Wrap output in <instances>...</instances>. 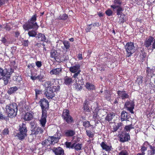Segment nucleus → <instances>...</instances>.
<instances>
[{
	"label": "nucleus",
	"instance_id": "69168bd1",
	"mask_svg": "<svg viewBox=\"0 0 155 155\" xmlns=\"http://www.w3.org/2000/svg\"><path fill=\"white\" fill-rule=\"evenodd\" d=\"M9 0H0V7L5 5Z\"/></svg>",
	"mask_w": 155,
	"mask_h": 155
},
{
	"label": "nucleus",
	"instance_id": "a19ab883",
	"mask_svg": "<svg viewBox=\"0 0 155 155\" xmlns=\"http://www.w3.org/2000/svg\"><path fill=\"white\" fill-rule=\"evenodd\" d=\"M115 116V114L113 113H110V114H107L105 118V120L106 121L110 122L112 119L113 117H114Z\"/></svg>",
	"mask_w": 155,
	"mask_h": 155
},
{
	"label": "nucleus",
	"instance_id": "680f3d73",
	"mask_svg": "<svg viewBox=\"0 0 155 155\" xmlns=\"http://www.w3.org/2000/svg\"><path fill=\"white\" fill-rule=\"evenodd\" d=\"M35 96L36 98H37L38 95H39L42 94L41 91L40 90L36 89L35 90Z\"/></svg>",
	"mask_w": 155,
	"mask_h": 155
},
{
	"label": "nucleus",
	"instance_id": "58836bf2",
	"mask_svg": "<svg viewBox=\"0 0 155 155\" xmlns=\"http://www.w3.org/2000/svg\"><path fill=\"white\" fill-rule=\"evenodd\" d=\"M18 90V87L16 86L11 87L8 90L7 93L9 94H11L16 91Z\"/></svg>",
	"mask_w": 155,
	"mask_h": 155
},
{
	"label": "nucleus",
	"instance_id": "4c0bfd02",
	"mask_svg": "<svg viewBox=\"0 0 155 155\" xmlns=\"http://www.w3.org/2000/svg\"><path fill=\"white\" fill-rule=\"evenodd\" d=\"M85 86L87 89L90 91L93 90L95 89L94 85L89 82L86 83Z\"/></svg>",
	"mask_w": 155,
	"mask_h": 155
},
{
	"label": "nucleus",
	"instance_id": "de8ad7c7",
	"mask_svg": "<svg viewBox=\"0 0 155 155\" xmlns=\"http://www.w3.org/2000/svg\"><path fill=\"white\" fill-rule=\"evenodd\" d=\"M134 129V127H133L132 124L125 126L124 127V130L125 131L127 132H129L131 130Z\"/></svg>",
	"mask_w": 155,
	"mask_h": 155
},
{
	"label": "nucleus",
	"instance_id": "6e6d98bb",
	"mask_svg": "<svg viewBox=\"0 0 155 155\" xmlns=\"http://www.w3.org/2000/svg\"><path fill=\"white\" fill-rule=\"evenodd\" d=\"M10 67H12L14 69L16 68L17 66L15 65L16 62L15 60H10Z\"/></svg>",
	"mask_w": 155,
	"mask_h": 155
},
{
	"label": "nucleus",
	"instance_id": "13d9d810",
	"mask_svg": "<svg viewBox=\"0 0 155 155\" xmlns=\"http://www.w3.org/2000/svg\"><path fill=\"white\" fill-rule=\"evenodd\" d=\"M113 13V11L110 8L108 9L105 12L106 15L109 16H112Z\"/></svg>",
	"mask_w": 155,
	"mask_h": 155
},
{
	"label": "nucleus",
	"instance_id": "f257e3e1",
	"mask_svg": "<svg viewBox=\"0 0 155 155\" xmlns=\"http://www.w3.org/2000/svg\"><path fill=\"white\" fill-rule=\"evenodd\" d=\"M37 16L36 14H34L32 17L28 19V22L25 23L23 26V29L25 31L29 30L30 29H33L29 31L28 34L29 37H35L37 35L36 31L39 28L37 23L36 22L37 20Z\"/></svg>",
	"mask_w": 155,
	"mask_h": 155
},
{
	"label": "nucleus",
	"instance_id": "72a5a7b5",
	"mask_svg": "<svg viewBox=\"0 0 155 155\" xmlns=\"http://www.w3.org/2000/svg\"><path fill=\"white\" fill-rule=\"evenodd\" d=\"M9 117L8 115H6V113L3 112H2L0 111V119L2 120H5V121H7L9 120Z\"/></svg>",
	"mask_w": 155,
	"mask_h": 155
},
{
	"label": "nucleus",
	"instance_id": "49530a36",
	"mask_svg": "<svg viewBox=\"0 0 155 155\" xmlns=\"http://www.w3.org/2000/svg\"><path fill=\"white\" fill-rule=\"evenodd\" d=\"M120 15V16L119 17L118 16V17H119V22H120V23H124L126 21L125 16L124 14H122Z\"/></svg>",
	"mask_w": 155,
	"mask_h": 155
},
{
	"label": "nucleus",
	"instance_id": "6ab92c4d",
	"mask_svg": "<svg viewBox=\"0 0 155 155\" xmlns=\"http://www.w3.org/2000/svg\"><path fill=\"white\" fill-rule=\"evenodd\" d=\"M33 118L32 114L29 112L25 113L23 117V119L25 121H29L31 120Z\"/></svg>",
	"mask_w": 155,
	"mask_h": 155
},
{
	"label": "nucleus",
	"instance_id": "864d4df0",
	"mask_svg": "<svg viewBox=\"0 0 155 155\" xmlns=\"http://www.w3.org/2000/svg\"><path fill=\"white\" fill-rule=\"evenodd\" d=\"M6 75V73L4 70L0 68V80L2 79Z\"/></svg>",
	"mask_w": 155,
	"mask_h": 155
},
{
	"label": "nucleus",
	"instance_id": "dca6fc26",
	"mask_svg": "<svg viewBox=\"0 0 155 155\" xmlns=\"http://www.w3.org/2000/svg\"><path fill=\"white\" fill-rule=\"evenodd\" d=\"M36 38L39 41H44L47 43L48 41V39H47L44 34L41 33H39L37 34Z\"/></svg>",
	"mask_w": 155,
	"mask_h": 155
},
{
	"label": "nucleus",
	"instance_id": "f3484780",
	"mask_svg": "<svg viewBox=\"0 0 155 155\" xmlns=\"http://www.w3.org/2000/svg\"><path fill=\"white\" fill-rule=\"evenodd\" d=\"M62 69L63 68L61 67L58 68H54L50 71V73L51 75H59L62 72Z\"/></svg>",
	"mask_w": 155,
	"mask_h": 155
},
{
	"label": "nucleus",
	"instance_id": "0eeeda50",
	"mask_svg": "<svg viewBox=\"0 0 155 155\" xmlns=\"http://www.w3.org/2000/svg\"><path fill=\"white\" fill-rule=\"evenodd\" d=\"M39 103L41 109V113H47V111L49 107L48 100L45 98L42 99L40 100Z\"/></svg>",
	"mask_w": 155,
	"mask_h": 155
},
{
	"label": "nucleus",
	"instance_id": "2f4dec72",
	"mask_svg": "<svg viewBox=\"0 0 155 155\" xmlns=\"http://www.w3.org/2000/svg\"><path fill=\"white\" fill-rule=\"evenodd\" d=\"M75 83L74 84V85L75 86V87L76 88V89L77 91H80L82 89V87L81 86V84H79V83H78V82H81V81H82V82L83 83V79L82 80H81L80 81H79V82L78 81V79H75Z\"/></svg>",
	"mask_w": 155,
	"mask_h": 155
},
{
	"label": "nucleus",
	"instance_id": "1a4fd4ad",
	"mask_svg": "<svg viewBox=\"0 0 155 155\" xmlns=\"http://www.w3.org/2000/svg\"><path fill=\"white\" fill-rule=\"evenodd\" d=\"M119 137L120 141L122 143H124L125 142L128 141L130 140V137L129 133L126 132H124L119 135Z\"/></svg>",
	"mask_w": 155,
	"mask_h": 155
},
{
	"label": "nucleus",
	"instance_id": "e433bc0d",
	"mask_svg": "<svg viewBox=\"0 0 155 155\" xmlns=\"http://www.w3.org/2000/svg\"><path fill=\"white\" fill-rule=\"evenodd\" d=\"M104 96L106 99L107 101H110L111 98V94L109 90H106L104 92Z\"/></svg>",
	"mask_w": 155,
	"mask_h": 155
},
{
	"label": "nucleus",
	"instance_id": "338daca9",
	"mask_svg": "<svg viewBox=\"0 0 155 155\" xmlns=\"http://www.w3.org/2000/svg\"><path fill=\"white\" fill-rule=\"evenodd\" d=\"M92 25V24H91L87 25V27L85 29L86 31L87 32H88L90 31L91 28V26Z\"/></svg>",
	"mask_w": 155,
	"mask_h": 155
},
{
	"label": "nucleus",
	"instance_id": "7ed1b4c3",
	"mask_svg": "<svg viewBox=\"0 0 155 155\" xmlns=\"http://www.w3.org/2000/svg\"><path fill=\"white\" fill-rule=\"evenodd\" d=\"M80 67V64L79 63H77L74 65L71 66L69 69V71L71 73L74 74L72 77L74 79H78L79 82L83 79V78L80 74L81 71Z\"/></svg>",
	"mask_w": 155,
	"mask_h": 155
},
{
	"label": "nucleus",
	"instance_id": "6e6552de",
	"mask_svg": "<svg viewBox=\"0 0 155 155\" xmlns=\"http://www.w3.org/2000/svg\"><path fill=\"white\" fill-rule=\"evenodd\" d=\"M135 104L133 101H127L124 104V107L131 114H134L133 109L134 108Z\"/></svg>",
	"mask_w": 155,
	"mask_h": 155
},
{
	"label": "nucleus",
	"instance_id": "2eb2a0df",
	"mask_svg": "<svg viewBox=\"0 0 155 155\" xmlns=\"http://www.w3.org/2000/svg\"><path fill=\"white\" fill-rule=\"evenodd\" d=\"M45 84L48 85L47 89H54V91H58L60 89L59 86H52L53 84L51 81H47L45 82Z\"/></svg>",
	"mask_w": 155,
	"mask_h": 155
},
{
	"label": "nucleus",
	"instance_id": "c03bdc74",
	"mask_svg": "<svg viewBox=\"0 0 155 155\" xmlns=\"http://www.w3.org/2000/svg\"><path fill=\"white\" fill-rule=\"evenodd\" d=\"M67 58L65 55H61V56L60 59L58 58L57 60V61L59 62H61L66 61L67 60Z\"/></svg>",
	"mask_w": 155,
	"mask_h": 155
},
{
	"label": "nucleus",
	"instance_id": "79ce46f5",
	"mask_svg": "<svg viewBox=\"0 0 155 155\" xmlns=\"http://www.w3.org/2000/svg\"><path fill=\"white\" fill-rule=\"evenodd\" d=\"M14 69L12 67H10V68H8V69H5V72L6 73V74L10 75L14 72Z\"/></svg>",
	"mask_w": 155,
	"mask_h": 155
},
{
	"label": "nucleus",
	"instance_id": "412c9836",
	"mask_svg": "<svg viewBox=\"0 0 155 155\" xmlns=\"http://www.w3.org/2000/svg\"><path fill=\"white\" fill-rule=\"evenodd\" d=\"M150 144L147 141H145L140 147L141 152L145 153V152L147 150L148 147H149Z\"/></svg>",
	"mask_w": 155,
	"mask_h": 155
},
{
	"label": "nucleus",
	"instance_id": "c9c22d12",
	"mask_svg": "<svg viewBox=\"0 0 155 155\" xmlns=\"http://www.w3.org/2000/svg\"><path fill=\"white\" fill-rule=\"evenodd\" d=\"M63 120L67 124H71L74 122V120L71 115H70L68 117L64 119Z\"/></svg>",
	"mask_w": 155,
	"mask_h": 155
},
{
	"label": "nucleus",
	"instance_id": "4468645a",
	"mask_svg": "<svg viewBox=\"0 0 155 155\" xmlns=\"http://www.w3.org/2000/svg\"><path fill=\"white\" fill-rule=\"evenodd\" d=\"M117 94L119 97L121 98L122 100L127 99L129 97V95L125 91H117Z\"/></svg>",
	"mask_w": 155,
	"mask_h": 155
},
{
	"label": "nucleus",
	"instance_id": "a211bd4d",
	"mask_svg": "<svg viewBox=\"0 0 155 155\" xmlns=\"http://www.w3.org/2000/svg\"><path fill=\"white\" fill-rule=\"evenodd\" d=\"M153 40L154 38L152 36H149L144 42V45L147 48H149L151 45L152 43L153 42Z\"/></svg>",
	"mask_w": 155,
	"mask_h": 155
},
{
	"label": "nucleus",
	"instance_id": "09e8293b",
	"mask_svg": "<svg viewBox=\"0 0 155 155\" xmlns=\"http://www.w3.org/2000/svg\"><path fill=\"white\" fill-rule=\"evenodd\" d=\"M68 16L67 14L65 13L63 14V15H60L58 18L59 20H65L68 18Z\"/></svg>",
	"mask_w": 155,
	"mask_h": 155
},
{
	"label": "nucleus",
	"instance_id": "f03ea898",
	"mask_svg": "<svg viewBox=\"0 0 155 155\" xmlns=\"http://www.w3.org/2000/svg\"><path fill=\"white\" fill-rule=\"evenodd\" d=\"M5 109L7 114L10 118H13L16 116L18 108L16 103H13L6 105Z\"/></svg>",
	"mask_w": 155,
	"mask_h": 155
},
{
	"label": "nucleus",
	"instance_id": "bb28decb",
	"mask_svg": "<svg viewBox=\"0 0 155 155\" xmlns=\"http://www.w3.org/2000/svg\"><path fill=\"white\" fill-rule=\"evenodd\" d=\"M101 146L103 150L107 151H110L111 150V146H108L104 142H102L101 143Z\"/></svg>",
	"mask_w": 155,
	"mask_h": 155
},
{
	"label": "nucleus",
	"instance_id": "f704fd0d",
	"mask_svg": "<svg viewBox=\"0 0 155 155\" xmlns=\"http://www.w3.org/2000/svg\"><path fill=\"white\" fill-rule=\"evenodd\" d=\"M101 111V109H99L98 108H96L94 110V112L93 119L95 120H96L98 118V117H99L98 115L99 113Z\"/></svg>",
	"mask_w": 155,
	"mask_h": 155
},
{
	"label": "nucleus",
	"instance_id": "774afa93",
	"mask_svg": "<svg viewBox=\"0 0 155 155\" xmlns=\"http://www.w3.org/2000/svg\"><path fill=\"white\" fill-rule=\"evenodd\" d=\"M36 66L38 68H40L42 65L41 61H37L35 63Z\"/></svg>",
	"mask_w": 155,
	"mask_h": 155
},
{
	"label": "nucleus",
	"instance_id": "37998d69",
	"mask_svg": "<svg viewBox=\"0 0 155 155\" xmlns=\"http://www.w3.org/2000/svg\"><path fill=\"white\" fill-rule=\"evenodd\" d=\"M64 48L66 49V50L67 51L70 47V44L69 41L66 40L63 41H62Z\"/></svg>",
	"mask_w": 155,
	"mask_h": 155
},
{
	"label": "nucleus",
	"instance_id": "20e7f679",
	"mask_svg": "<svg viewBox=\"0 0 155 155\" xmlns=\"http://www.w3.org/2000/svg\"><path fill=\"white\" fill-rule=\"evenodd\" d=\"M59 133V131L58 130L56 134L53 136H49L47 139H45L41 143V144L43 146H50V145H54L55 143H58L59 140L61 138L60 136H59L58 134Z\"/></svg>",
	"mask_w": 155,
	"mask_h": 155
},
{
	"label": "nucleus",
	"instance_id": "3c124183",
	"mask_svg": "<svg viewBox=\"0 0 155 155\" xmlns=\"http://www.w3.org/2000/svg\"><path fill=\"white\" fill-rule=\"evenodd\" d=\"M116 10L117 15L119 16L120 15H122V11L123 10V8L122 7L117 8Z\"/></svg>",
	"mask_w": 155,
	"mask_h": 155
},
{
	"label": "nucleus",
	"instance_id": "bf43d9fd",
	"mask_svg": "<svg viewBox=\"0 0 155 155\" xmlns=\"http://www.w3.org/2000/svg\"><path fill=\"white\" fill-rule=\"evenodd\" d=\"M83 125L85 128H88L91 126L90 122L88 121L83 122Z\"/></svg>",
	"mask_w": 155,
	"mask_h": 155
},
{
	"label": "nucleus",
	"instance_id": "603ef678",
	"mask_svg": "<svg viewBox=\"0 0 155 155\" xmlns=\"http://www.w3.org/2000/svg\"><path fill=\"white\" fill-rule=\"evenodd\" d=\"M1 41L2 43L6 46H8V44L10 43L9 41L7 40L5 37H2Z\"/></svg>",
	"mask_w": 155,
	"mask_h": 155
},
{
	"label": "nucleus",
	"instance_id": "5fc2aeb1",
	"mask_svg": "<svg viewBox=\"0 0 155 155\" xmlns=\"http://www.w3.org/2000/svg\"><path fill=\"white\" fill-rule=\"evenodd\" d=\"M37 79L39 81L41 82H43L45 78L44 76L42 74H40L37 76Z\"/></svg>",
	"mask_w": 155,
	"mask_h": 155
},
{
	"label": "nucleus",
	"instance_id": "e2e57ef3",
	"mask_svg": "<svg viewBox=\"0 0 155 155\" xmlns=\"http://www.w3.org/2000/svg\"><path fill=\"white\" fill-rule=\"evenodd\" d=\"M30 125L31 126V128L32 129L35 127H37V124L35 121H31L30 123Z\"/></svg>",
	"mask_w": 155,
	"mask_h": 155
},
{
	"label": "nucleus",
	"instance_id": "ea45409f",
	"mask_svg": "<svg viewBox=\"0 0 155 155\" xmlns=\"http://www.w3.org/2000/svg\"><path fill=\"white\" fill-rule=\"evenodd\" d=\"M74 149L76 151L80 150L82 149V143H76L74 142Z\"/></svg>",
	"mask_w": 155,
	"mask_h": 155
},
{
	"label": "nucleus",
	"instance_id": "a18cd8bd",
	"mask_svg": "<svg viewBox=\"0 0 155 155\" xmlns=\"http://www.w3.org/2000/svg\"><path fill=\"white\" fill-rule=\"evenodd\" d=\"M118 155H130L129 151L126 150H121L118 153Z\"/></svg>",
	"mask_w": 155,
	"mask_h": 155
},
{
	"label": "nucleus",
	"instance_id": "cd10ccee",
	"mask_svg": "<svg viewBox=\"0 0 155 155\" xmlns=\"http://www.w3.org/2000/svg\"><path fill=\"white\" fill-rule=\"evenodd\" d=\"M70 115H71L70 112L68 109H65L63 110L61 115L62 118L63 120L68 117Z\"/></svg>",
	"mask_w": 155,
	"mask_h": 155
},
{
	"label": "nucleus",
	"instance_id": "7c9ffc66",
	"mask_svg": "<svg viewBox=\"0 0 155 155\" xmlns=\"http://www.w3.org/2000/svg\"><path fill=\"white\" fill-rule=\"evenodd\" d=\"M128 114L125 111H123L121 114L120 120L121 121L127 120V119Z\"/></svg>",
	"mask_w": 155,
	"mask_h": 155
},
{
	"label": "nucleus",
	"instance_id": "c85d7f7f",
	"mask_svg": "<svg viewBox=\"0 0 155 155\" xmlns=\"http://www.w3.org/2000/svg\"><path fill=\"white\" fill-rule=\"evenodd\" d=\"M64 145L67 148L74 149V142H72V141L70 142L67 141L65 142Z\"/></svg>",
	"mask_w": 155,
	"mask_h": 155
},
{
	"label": "nucleus",
	"instance_id": "a878e982",
	"mask_svg": "<svg viewBox=\"0 0 155 155\" xmlns=\"http://www.w3.org/2000/svg\"><path fill=\"white\" fill-rule=\"evenodd\" d=\"M149 150L147 151V154L149 155H154L155 154V146L149 145Z\"/></svg>",
	"mask_w": 155,
	"mask_h": 155
},
{
	"label": "nucleus",
	"instance_id": "ddd939ff",
	"mask_svg": "<svg viewBox=\"0 0 155 155\" xmlns=\"http://www.w3.org/2000/svg\"><path fill=\"white\" fill-rule=\"evenodd\" d=\"M41 118L40 120V124L41 127L45 128V125L47 122L46 118L47 117V113H41Z\"/></svg>",
	"mask_w": 155,
	"mask_h": 155
},
{
	"label": "nucleus",
	"instance_id": "f8f14e48",
	"mask_svg": "<svg viewBox=\"0 0 155 155\" xmlns=\"http://www.w3.org/2000/svg\"><path fill=\"white\" fill-rule=\"evenodd\" d=\"M58 91H54V89H46V91L45 93L47 98L48 99H51L55 96L54 92H57Z\"/></svg>",
	"mask_w": 155,
	"mask_h": 155
},
{
	"label": "nucleus",
	"instance_id": "0e129e2a",
	"mask_svg": "<svg viewBox=\"0 0 155 155\" xmlns=\"http://www.w3.org/2000/svg\"><path fill=\"white\" fill-rule=\"evenodd\" d=\"M9 131L7 128H6L3 130L2 134L4 135H7L9 134Z\"/></svg>",
	"mask_w": 155,
	"mask_h": 155
},
{
	"label": "nucleus",
	"instance_id": "423d86ee",
	"mask_svg": "<svg viewBox=\"0 0 155 155\" xmlns=\"http://www.w3.org/2000/svg\"><path fill=\"white\" fill-rule=\"evenodd\" d=\"M125 48L127 52V57H129L134 53L136 50V47L134 46V44L132 42H128L125 46Z\"/></svg>",
	"mask_w": 155,
	"mask_h": 155
},
{
	"label": "nucleus",
	"instance_id": "c756f323",
	"mask_svg": "<svg viewBox=\"0 0 155 155\" xmlns=\"http://www.w3.org/2000/svg\"><path fill=\"white\" fill-rule=\"evenodd\" d=\"M58 54L57 51L54 50H53L51 51L50 52V57L51 58H53L54 60L57 61V60L58 59Z\"/></svg>",
	"mask_w": 155,
	"mask_h": 155
},
{
	"label": "nucleus",
	"instance_id": "473e14b6",
	"mask_svg": "<svg viewBox=\"0 0 155 155\" xmlns=\"http://www.w3.org/2000/svg\"><path fill=\"white\" fill-rule=\"evenodd\" d=\"M64 83L66 85H69L72 83V79L70 77H65L64 78Z\"/></svg>",
	"mask_w": 155,
	"mask_h": 155
},
{
	"label": "nucleus",
	"instance_id": "9b49d317",
	"mask_svg": "<svg viewBox=\"0 0 155 155\" xmlns=\"http://www.w3.org/2000/svg\"><path fill=\"white\" fill-rule=\"evenodd\" d=\"M45 128H41L39 127H36L31 130V134L35 136L42 134Z\"/></svg>",
	"mask_w": 155,
	"mask_h": 155
},
{
	"label": "nucleus",
	"instance_id": "9d476101",
	"mask_svg": "<svg viewBox=\"0 0 155 155\" xmlns=\"http://www.w3.org/2000/svg\"><path fill=\"white\" fill-rule=\"evenodd\" d=\"M55 155H64V151L62 148L60 147H54L52 149Z\"/></svg>",
	"mask_w": 155,
	"mask_h": 155
},
{
	"label": "nucleus",
	"instance_id": "4be33fe9",
	"mask_svg": "<svg viewBox=\"0 0 155 155\" xmlns=\"http://www.w3.org/2000/svg\"><path fill=\"white\" fill-rule=\"evenodd\" d=\"M89 103L87 100H85L84 101L83 104V108L85 112H88L90 111V107L89 106Z\"/></svg>",
	"mask_w": 155,
	"mask_h": 155
},
{
	"label": "nucleus",
	"instance_id": "393cba45",
	"mask_svg": "<svg viewBox=\"0 0 155 155\" xmlns=\"http://www.w3.org/2000/svg\"><path fill=\"white\" fill-rule=\"evenodd\" d=\"M75 134V131L71 130H67L64 132V135L67 137H71L74 136Z\"/></svg>",
	"mask_w": 155,
	"mask_h": 155
},
{
	"label": "nucleus",
	"instance_id": "052dcab7",
	"mask_svg": "<svg viewBox=\"0 0 155 155\" xmlns=\"http://www.w3.org/2000/svg\"><path fill=\"white\" fill-rule=\"evenodd\" d=\"M86 134L88 137L90 138H93L94 136V134L90 130H86Z\"/></svg>",
	"mask_w": 155,
	"mask_h": 155
},
{
	"label": "nucleus",
	"instance_id": "5701e85b",
	"mask_svg": "<svg viewBox=\"0 0 155 155\" xmlns=\"http://www.w3.org/2000/svg\"><path fill=\"white\" fill-rule=\"evenodd\" d=\"M122 125L123 124L121 122L117 123V124L113 125L111 130V132H116L120 128H121H121Z\"/></svg>",
	"mask_w": 155,
	"mask_h": 155
},
{
	"label": "nucleus",
	"instance_id": "b1692460",
	"mask_svg": "<svg viewBox=\"0 0 155 155\" xmlns=\"http://www.w3.org/2000/svg\"><path fill=\"white\" fill-rule=\"evenodd\" d=\"M146 72L147 73V77L148 78L149 77L152 78L154 75V70L153 69L150 68L149 67H147L146 69Z\"/></svg>",
	"mask_w": 155,
	"mask_h": 155
},
{
	"label": "nucleus",
	"instance_id": "39448f33",
	"mask_svg": "<svg viewBox=\"0 0 155 155\" xmlns=\"http://www.w3.org/2000/svg\"><path fill=\"white\" fill-rule=\"evenodd\" d=\"M19 127L18 132L16 134V136L19 140H22L27 136L28 130L25 124L22 123Z\"/></svg>",
	"mask_w": 155,
	"mask_h": 155
},
{
	"label": "nucleus",
	"instance_id": "8fccbe9b",
	"mask_svg": "<svg viewBox=\"0 0 155 155\" xmlns=\"http://www.w3.org/2000/svg\"><path fill=\"white\" fill-rule=\"evenodd\" d=\"M143 79V77L141 76L140 75L137 77L136 81L139 85H140L142 83Z\"/></svg>",
	"mask_w": 155,
	"mask_h": 155
},
{
	"label": "nucleus",
	"instance_id": "4d7b16f0",
	"mask_svg": "<svg viewBox=\"0 0 155 155\" xmlns=\"http://www.w3.org/2000/svg\"><path fill=\"white\" fill-rule=\"evenodd\" d=\"M29 42L28 40H24L22 41V45L24 47H28Z\"/></svg>",
	"mask_w": 155,
	"mask_h": 155
},
{
	"label": "nucleus",
	"instance_id": "aec40b11",
	"mask_svg": "<svg viewBox=\"0 0 155 155\" xmlns=\"http://www.w3.org/2000/svg\"><path fill=\"white\" fill-rule=\"evenodd\" d=\"M114 5H112L111 7L114 10L117 8L121 7V5L122 4V2L121 0H114Z\"/></svg>",
	"mask_w": 155,
	"mask_h": 155
}]
</instances>
